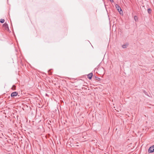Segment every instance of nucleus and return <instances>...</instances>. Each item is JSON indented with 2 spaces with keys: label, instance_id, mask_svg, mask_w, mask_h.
Returning a JSON list of instances; mask_svg holds the SVG:
<instances>
[{
  "label": "nucleus",
  "instance_id": "obj_1",
  "mask_svg": "<svg viewBox=\"0 0 154 154\" xmlns=\"http://www.w3.org/2000/svg\"><path fill=\"white\" fill-rule=\"evenodd\" d=\"M115 6L116 8L117 9L118 11H119V12L120 14H121L123 13L122 10L121 9V8L118 5H116Z\"/></svg>",
  "mask_w": 154,
  "mask_h": 154
},
{
  "label": "nucleus",
  "instance_id": "obj_2",
  "mask_svg": "<svg viewBox=\"0 0 154 154\" xmlns=\"http://www.w3.org/2000/svg\"><path fill=\"white\" fill-rule=\"evenodd\" d=\"M98 72L100 74L104 73V69L102 67H99L97 69Z\"/></svg>",
  "mask_w": 154,
  "mask_h": 154
},
{
  "label": "nucleus",
  "instance_id": "obj_3",
  "mask_svg": "<svg viewBox=\"0 0 154 154\" xmlns=\"http://www.w3.org/2000/svg\"><path fill=\"white\" fill-rule=\"evenodd\" d=\"M149 153H151L154 152V145H153L149 148L148 150Z\"/></svg>",
  "mask_w": 154,
  "mask_h": 154
},
{
  "label": "nucleus",
  "instance_id": "obj_4",
  "mask_svg": "<svg viewBox=\"0 0 154 154\" xmlns=\"http://www.w3.org/2000/svg\"><path fill=\"white\" fill-rule=\"evenodd\" d=\"M3 27L6 30L8 29H9L8 25L6 23L3 24Z\"/></svg>",
  "mask_w": 154,
  "mask_h": 154
},
{
  "label": "nucleus",
  "instance_id": "obj_5",
  "mask_svg": "<svg viewBox=\"0 0 154 154\" xmlns=\"http://www.w3.org/2000/svg\"><path fill=\"white\" fill-rule=\"evenodd\" d=\"M17 94L18 93L17 92H14L11 94V97L16 96Z\"/></svg>",
  "mask_w": 154,
  "mask_h": 154
},
{
  "label": "nucleus",
  "instance_id": "obj_6",
  "mask_svg": "<svg viewBox=\"0 0 154 154\" xmlns=\"http://www.w3.org/2000/svg\"><path fill=\"white\" fill-rule=\"evenodd\" d=\"M88 78L89 79H91V78H92V77L93 76V74L92 73H91L89 74L88 75Z\"/></svg>",
  "mask_w": 154,
  "mask_h": 154
},
{
  "label": "nucleus",
  "instance_id": "obj_7",
  "mask_svg": "<svg viewBox=\"0 0 154 154\" xmlns=\"http://www.w3.org/2000/svg\"><path fill=\"white\" fill-rule=\"evenodd\" d=\"M16 89V86L14 85L11 88L12 90H15Z\"/></svg>",
  "mask_w": 154,
  "mask_h": 154
},
{
  "label": "nucleus",
  "instance_id": "obj_8",
  "mask_svg": "<svg viewBox=\"0 0 154 154\" xmlns=\"http://www.w3.org/2000/svg\"><path fill=\"white\" fill-rule=\"evenodd\" d=\"M148 13L150 14L151 13V10L150 8H148L147 10Z\"/></svg>",
  "mask_w": 154,
  "mask_h": 154
},
{
  "label": "nucleus",
  "instance_id": "obj_9",
  "mask_svg": "<svg viewBox=\"0 0 154 154\" xmlns=\"http://www.w3.org/2000/svg\"><path fill=\"white\" fill-rule=\"evenodd\" d=\"M134 18L135 21L138 20L137 17L136 16H134Z\"/></svg>",
  "mask_w": 154,
  "mask_h": 154
},
{
  "label": "nucleus",
  "instance_id": "obj_10",
  "mask_svg": "<svg viewBox=\"0 0 154 154\" xmlns=\"http://www.w3.org/2000/svg\"><path fill=\"white\" fill-rule=\"evenodd\" d=\"M5 22V20L4 19H0V22L2 23H3Z\"/></svg>",
  "mask_w": 154,
  "mask_h": 154
},
{
  "label": "nucleus",
  "instance_id": "obj_11",
  "mask_svg": "<svg viewBox=\"0 0 154 154\" xmlns=\"http://www.w3.org/2000/svg\"><path fill=\"white\" fill-rule=\"evenodd\" d=\"M122 47L123 48H126L127 47V45H122Z\"/></svg>",
  "mask_w": 154,
  "mask_h": 154
},
{
  "label": "nucleus",
  "instance_id": "obj_12",
  "mask_svg": "<svg viewBox=\"0 0 154 154\" xmlns=\"http://www.w3.org/2000/svg\"><path fill=\"white\" fill-rule=\"evenodd\" d=\"M111 0V2H113V0Z\"/></svg>",
  "mask_w": 154,
  "mask_h": 154
},
{
  "label": "nucleus",
  "instance_id": "obj_13",
  "mask_svg": "<svg viewBox=\"0 0 154 154\" xmlns=\"http://www.w3.org/2000/svg\"><path fill=\"white\" fill-rule=\"evenodd\" d=\"M50 70H49V71H48L49 72H50Z\"/></svg>",
  "mask_w": 154,
  "mask_h": 154
},
{
  "label": "nucleus",
  "instance_id": "obj_14",
  "mask_svg": "<svg viewBox=\"0 0 154 154\" xmlns=\"http://www.w3.org/2000/svg\"><path fill=\"white\" fill-rule=\"evenodd\" d=\"M110 1H111V0H110Z\"/></svg>",
  "mask_w": 154,
  "mask_h": 154
}]
</instances>
